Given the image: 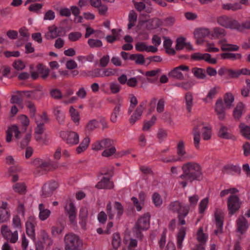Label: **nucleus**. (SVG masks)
<instances>
[{
  "label": "nucleus",
  "mask_w": 250,
  "mask_h": 250,
  "mask_svg": "<svg viewBox=\"0 0 250 250\" xmlns=\"http://www.w3.org/2000/svg\"><path fill=\"white\" fill-rule=\"evenodd\" d=\"M183 173L178 177L179 184L185 188L189 183L198 180L201 175L200 166L195 163L189 162L182 167Z\"/></svg>",
  "instance_id": "1"
},
{
  "label": "nucleus",
  "mask_w": 250,
  "mask_h": 250,
  "mask_svg": "<svg viewBox=\"0 0 250 250\" xmlns=\"http://www.w3.org/2000/svg\"><path fill=\"white\" fill-rule=\"evenodd\" d=\"M225 105L223 104L222 99H218L214 105V111L219 120H223L226 117V109H230L233 106L234 97L233 95H225L223 99Z\"/></svg>",
  "instance_id": "2"
},
{
  "label": "nucleus",
  "mask_w": 250,
  "mask_h": 250,
  "mask_svg": "<svg viewBox=\"0 0 250 250\" xmlns=\"http://www.w3.org/2000/svg\"><path fill=\"white\" fill-rule=\"evenodd\" d=\"M202 131L203 138L205 140H208L211 136V128L208 126L203 125L199 123L195 125L193 129L192 134L194 139V144L196 148H199L200 142V131Z\"/></svg>",
  "instance_id": "3"
},
{
  "label": "nucleus",
  "mask_w": 250,
  "mask_h": 250,
  "mask_svg": "<svg viewBox=\"0 0 250 250\" xmlns=\"http://www.w3.org/2000/svg\"><path fill=\"white\" fill-rule=\"evenodd\" d=\"M65 248L68 250H82V241L76 234L70 233L64 236Z\"/></svg>",
  "instance_id": "4"
},
{
  "label": "nucleus",
  "mask_w": 250,
  "mask_h": 250,
  "mask_svg": "<svg viewBox=\"0 0 250 250\" xmlns=\"http://www.w3.org/2000/svg\"><path fill=\"white\" fill-rule=\"evenodd\" d=\"M107 213L110 219H113L114 217L119 218L123 213V208L122 205L116 202L113 207L111 206L109 202L106 206Z\"/></svg>",
  "instance_id": "5"
},
{
  "label": "nucleus",
  "mask_w": 250,
  "mask_h": 250,
  "mask_svg": "<svg viewBox=\"0 0 250 250\" xmlns=\"http://www.w3.org/2000/svg\"><path fill=\"white\" fill-rule=\"evenodd\" d=\"M60 136L66 143L70 146H75L79 142L78 134L72 131H62L60 132Z\"/></svg>",
  "instance_id": "6"
},
{
  "label": "nucleus",
  "mask_w": 250,
  "mask_h": 250,
  "mask_svg": "<svg viewBox=\"0 0 250 250\" xmlns=\"http://www.w3.org/2000/svg\"><path fill=\"white\" fill-rule=\"evenodd\" d=\"M168 209L174 212H177L178 215H188L189 211V206L179 201H176L170 203L168 206Z\"/></svg>",
  "instance_id": "7"
},
{
  "label": "nucleus",
  "mask_w": 250,
  "mask_h": 250,
  "mask_svg": "<svg viewBox=\"0 0 250 250\" xmlns=\"http://www.w3.org/2000/svg\"><path fill=\"white\" fill-rule=\"evenodd\" d=\"M45 126L38 123L35 128V138L36 141L43 144H46L49 140V136L47 134H44Z\"/></svg>",
  "instance_id": "8"
},
{
  "label": "nucleus",
  "mask_w": 250,
  "mask_h": 250,
  "mask_svg": "<svg viewBox=\"0 0 250 250\" xmlns=\"http://www.w3.org/2000/svg\"><path fill=\"white\" fill-rule=\"evenodd\" d=\"M32 164L35 166L40 167L45 170H51L58 167V165L51 160L44 161L41 159L37 158L32 161Z\"/></svg>",
  "instance_id": "9"
},
{
  "label": "nucleus",
  "mask_w": 250,
  "mask_h": 250,
  "mask_svg": "<svg viewBox=\"0 0 250 250\" xmlns=\"http://www.w3.org/2000/svg\"><path fill=\"white\" fill-rule=\"evenodd\" d=\"M227 204L229 214L231 215L240 208L241 202L237 196L232 195L228 198Z\"/></svg>",
  "instance_id": "10"
},
{
  "label": "nucleus",
  "mask_w": 250,
  "mask_h": 250,
  "mask_svg": "<svg viewBox=\"0 0 250 250\" xmlns=\"http://www.w3.org/2000/svg\"><path fill=\"white\" fill-rule=\"evenodd\" d=\"M0 231L3 237L11 243H15L17 242L19 238L18 231L12 232L7 226L3 225L0 228Z\"/></svg>",
  "instance_id": "11"
},
{
  "label": "nucleus",
  "mask_w": 250,
  "mask_h": 250,
  "mask_svg": "<svg viewBox=\"0 0 250 250\" xmlns=\"http://www.w3.org/2000/svg\"><path fill=\"white\" fill-rule=\"evenodd\" d=\"M149 226V216L144 215L141 216L137 221L135 226V229L140 232L142 230H146Z\"/></svg>",
  "instance_id": "12"
},
{
  "label": "nucleus",
  "mask_w": 250,
  "mask_h": 250,
  "mask_svg": "<svg viewBox=\"0 0 250 250\" xmlns=\"http://www.w3.org/2000/svg\"><path fill=\"white\" fill-rule=\"evenodd\" d=\"M36 224V219L33 216L29 217L25 224L26 233L33 240L35 238V227Z\"/></svg>",
  "instance_id": "13"
},
{
  "label": "nucleus",
  "mask_w": 250,
  "mask_h": 250,
  "mask_svg": "<svg viewBox=\"0 0 250 250\" xmlns=\"http://www.w3.org/2000/svg\"><path fill=\"white\" fill-rule=\"evenodd\" d=\"M177 154L179 159L183 161L191 158V157L187 153L185 149V143L183 140L179 141L177 144Z\"/></svg>",
  "instance_id": "14"
},
{
  "label": "nucleus",
  "mask_w": 250,
  "mask_h": 250,
  "mask_svg": "<svg viewBox=\"0 0 250 250\" xmlns=\"http://www.w3.org/2000/svg\"><path fill=\"white\" fill-rule=\"evenodd\" d=\"M13 134L17 139H19L20 138L21 132L20 131L18 127L16 125H12L9 126L6 131V141L7 143H9L12 141V138Z\"/></svg>",
  "instance_id": "15"
},
{
  "label": "nucleus",
  "mask_w": 250,
  "mask_h": 250,
  "mask_svg": "<svg viewBox=\"0 0 250 250\" xmlns=\"http://www.w3.org/2000/svg\"><path fill=\"white\" fill-rule=\"evenodd\" d=\"M215 220L217 229L215 230L216 234L221 232L223 225V212L220 210H217L214 214Z\"/></svg>",
  "instance_id": "16"
},
{
  "label": "nucleus",
  "mask_w": 250,
  "mask_h": 250,
  "mask_svg": "<svg viewBox=\"0 0 250 250\" xmlns=\"http://www.w3.org/2000/svg\"><path fill=\"white\" fill-rule=\"evenodd\" d=\"M58 187V184L55 181H51L44 184L42 188V193L45 197L51 195Z\"/></svg>",
  "instance_id": "17"
},
{
  "label": "nucleus",
  "mask_w": 250,
  "mask_h": 250,
  "mask_svg": "<svg viewBox=\"0 0 250 250\" xmlns=\"http://www.w3.org/2000/svg\"><path fill=\"white\" fill-rule=\"evenodd\" d=\"M64 208L70 221L71 223H74L76 219V209L74 204L71 202H67Z\"/></svg>",
  "instance_id": "18"
},
{
  "label": "nucleus",
  "mask_w": 250,
  "mask_h": 250,
  "mask_svg": "<svg viewBox=\"0 0 250 250\" xmlns=\"http://www.w3.org/2000/svg\"><path fill=\"white\" fill-rule=\"evenodd\" d=\"M7 203L2 202L0 206V222L4 223L9 220L10 214L7 209Z\"/></svg>",
  "instance_id": "19"
},
{
  "label": "nucleus",
  "mask_w": 250,
  "mask_h": 250,
  "mask_svg": "<svg viewBox=\"0 0 250 250\" xmlns=\"http://www.w3.org/2000/svg\"><path fill=\"white\" fill-rule=\"evenodd\" d=\"M237 230L241 234H243L249 227V224L244 217H239L236 221Z\"/></svg>",
  "instance_id": "20"
},
{
  "label": "nucleus",
  "mask_w": 250,
  "mask_h": 250,
  "mask_svg": "<svg viewBox=\"0 0 250 250\" xmlns=\"http://www.w3.org/2000/svg\"><path fill=\"white\" fill-rule=\"evenodd\" d=\"M145 109V106L143 104H141L136 109L134 112L131 116L129 119L130 124H134L137 121L139 120L142 115V113Z\"/></svg>",
  "instance_id": "21"
},
{
  "label": "nucleus",
  "mask_w": 250,
  "mask_h": 250,
  "mask_svg": "<svg viewBox=\"0 0 250 250\" xmlns=\"http://www.w3.org/2000/svg\"><path fill=\"white\" fill-rule=\"evenodd\" d=\"M39 218L42 221L46 220L50 216L51 211L46 208L42 203L39 205Z\"/></svg>",
  "instance_id": "22"
},
{
  "label": "nucleus",
  "mask_w": 250,
  "mask_h": 250,
  "mask_svg": "<svg viewBox=\"0 0 250 250\" xmlns=\"http://www.w3.org/2000/svg\"><path fill=\"white\" fill-rule=\"evenodd\" d=\"M187 229L185 227H182L180 229L176 236V243L178 249L181 250L183 248V241H184L186 234Z\"/></svg>",
  "instance_id": "23"
},
{
  "label": "nucleus",
  "mask_w": 250,
  "mask_h": 250,
  "mask_svg": "<svg viewBox=\"0 0 250 250\" xmlns=\"http://www.w3.org/2000/svg\"><path fill=\"white\" fill-rule=\"evenodd\" d=\"M90 142V138L88 137L84 138L79 146L76 148V151L77 154H81L85 151L89 146Z\"/></svg>",
  "instance_id": "24"
},
{
  "label": "nucleus",
  "mask_w": 250,
  "mask_h": 250,
  "mask_svg": "<svg viewBox=\"0 0 250 250\" xmlns=\"http://www.w3.org/2000/svg\"><path fill=\"white\" fill-rule=\"evenodd\" d=\"M123 112L121 108V104H118L114 108L110 115V121L111 122L115 123L118 121V118L121 116Z\"/></svg>",
  "instance_id": "25"
},
{
  "label": "nucleus",
  "mask_w": 250,
  "mask_h": 250,
  "mask_svg": "<svg viewBox=\"0 0 250 250\" xmlns=\"http://www.w3.org/2000/svg\"><path fill=\"white\" fill-rule=\"evenodd\" d=\"M96 187L97 188L99 189H110L113 187V184L111 181L109 180L108 178L103 177V178L98 183Z\"/></svg>",
  "instance_id": "26"
},
{
  "label": "nucleus",
  "mask_w": 250,
  "mask_h": 250,
  "mask_svg": "<svg viewBox=\"0 0 250 250\" xmlns=\"http://www.w3.org/2000/svg\"><path fill=\"white\" fill-rule=\"evenodd\" d=\"M245 105L242 103H239L234 108L233 112V116L235 119H239L244 111Z\"/></svg>",
  "instance_id": "27"
},
{
  "label": "nucleus",
  "mask_w": 250,
  "mask_h": 250,
  "mask_svg": "<svg viewBox=\"0 0 250 250\" xmlns=\"http://www.w3.org/2000/svg\"><path fill=\"white\" fill-rule=\"evenodd\" d=\"M13 191L20 194H23L26 193V186L24 183H16L12 186Z\"/></svg>",
  "instance_id": "28"
},
{
  "label": "nucleus",
  "mask_w": 250,
  "mask_h": 250,
  "mask_svg": "<svg viewBox=\"0 0 250 250\" xmlns=\"http://www.w3.org/2000/svg\"><path fill=\"white\" fill-rule=\"evenodd\" d=\"M38 92L45 93H47L48 91L45 89H44L42 85H37L31 90L16 91L15 94L35 93Z\"/></svg>",
  "instance_id": "29"
},
{
  "label": "nucleus",
  "mask_w": 250,
  "mask_h": 250,
  "mask_svg": "<svg viewBox=\"0 0 250 250\" xmlns=\"http://www.w3.org/2000/svg\"><path fill=\"white\" fill-rule=\"evenodd\" d=\"M48 31L45 34L44 37L47 40H53L58 37L57 27L55 25L49 26L48 28Z\"/></svg>",
  "instance_id": "30"
},
{
  "label": "nucleus",
  "mask_w": 250,
  "mask_h": 250,
  "mask_svg": "<svg viewBox=\"0 0 250 250\" xmlns=\"http://www.w3.org/2000/svg\"><path fill=\"white\" fill-rule=\"evenodd\" d=\"M54 114L56 120L60 124H62L65 119V115L59 107H56L54 109Z\"/></svg>",
  "instance_id": "31"
},
{
  "label": "nucleus",
  "mask_w": 250,
  "mask_h": 250,
  "mask_svg": "<svg viewBox=\"0 0 250 250\" xmlns=\"http://www.w3.org/2000/svg\"><path fill=\"white\" fill-rule=\"evenodd\" d=\"M239 127L242 135L247 139L250 140V126L241 123L240 124Z\"/></svg>",
  "instance_id": "32"
},
{
  "label": "nucleus",
  "mask_w": 250,
  "mask_h": 250,
  "mask_svg": "<svg viewBox=\"0 0 250 250\" xmlns=\"http://www.w3.org/2000/svg\"><path fill=\"white\" fill-rule=\"evenodd\" d=\"M218 136L221 138L229 139L231 138V134L226 126L222 125L218 131Z\"/></svg>",
  "instance_id": "33"
},
{
  "label": "nucleus",
  "mask_w": 250,
  "mask_h": 250,
  "mask_svg": "<svg viewBox=\"0 0 250 250\" xmlns=\"http://www.w3.org/2000/svg\"><path fill=\"white\" fill-rule=\"evenodd\" d=\"M69 114L73 122L76 125H78L80 119V116L79 111L75 109L73 106H71L69 108Z\"/></svg>",
  "instance_id": "34"
},
{
  "label": "nucleus",
  "mask_w": 250,
  "mask_h": 250,
  "mask_svg": "<svg viewBox=\"0 0 250 250\" xmlns=\"http://www.w3.org/2000/svg\"><path fill=\"white\" fill-rule=\"evenodd\" d=\"M129 59L131 60L134 61L136 64H144L145 62V59L144 55L141 54H131Z\"/></svg>",
  "instance_id": "35"
},
{
  "label": "nucleus",
  "mask_w": 250,
  "mask_h": 250,
  "mask_svg": "<svg viewBox=\"0 0 250 250\" xmlns=\"http://www.w3.org/2000/svg\"><path fill=\"white\" fill-rule=\"evenodd\" d=\"M79 97L82 99H83L85 97V95H78L74 96H70V95L65 96L63 103L65 104L74 103L77 101Z\"/></svg>",
  "instance_id": "36"
},
{
  "label": "nucleus",
  "mask_w": 250,
  "mask_h": 250,
  "mask_svg": "<svg viewBox=\"0 0 250 250\" xmlns=\"http://www.w3.org/2000/svg\"><path fill=\"white\" fill-rule=\"evenodd\" d=\"M50 119L45 112H43L42 114L40 115L35 119V122L37 125L38 123L40 124L42 126H44V124L49 122Z\"/></svg>",
  "instance_id": "37"
},
{
  "label": "nucleus",
  "mask_w": 250,
  "mask_h": 250,
  "mask_svg": "<svg viewBox=\"0 0 250 250\" xmlns=\"http://www.w3.org/2000/svg\"><path fill=\"white\" fill-rule=\"evenodd\" d=\"M156 120V116L153 115L149 120L145 121L142 128L143 130L144 131H148L150 128L155 124Z\"/></svg>",
  "instance_id": "38"
},
{
  "label": "nucleus",
  "mask_w": 250,
  "mask_h": 250,
  "mask_svg": "<svg viewBox=\"0 0 250 250\" xmlns=\"http://www.w3.org/2000/svg\"><path fill=\"white\" fill-rule=\"evenodd\" d=\"M192 72L194 76L199 79H204L206 78L205 71L203 68L194 67L192 69Z\"/></svg>",
  "instance_id": "39"
},
{
  "label": "nucleus",
  "mask_w": 250,
  "mask_h": 250,
  "mask_svg": "<svg viewBox=\"0 0 250 250\" xmlns=\"http://www.w3.org/2000/svg\"><path fill=\"white\" fill-rule=\"evenodd\" d=\"M222 8L225 10H231L232 11H236L242 8V5L239 2L234 3H227L222 5Z\"/></svg>",
  "instance_id": "40"
},
{
  "label": "nucleus",
  "mask_w": 250,
  "mask_h": 250,
  "mask_svg": "<svg viewBox=\"0 0 250 250\" xmlns=\"http://www.w3.org/2000/svg\"><path fill=\"white\" fill-rule=\"evenodd\" d=\"M209 34V31L207 28H200L194 31L195 38H204Z\"/></svg>",
  "instance_id": "41"
},
{
  "label": "nucleus",
  "mask_w": 250,
  "mask_h": 250,
  "mask_svg": "<svg viewBox=\"0 0 250 250\" xmlns=\"http://www.w3.org/2000/svg\"><path fill=\"white\" fill-rule=\"evenodd\" d=\"M208 238V236L203 232V228H199L196 234V239L200 243H204L207 241Z\"/></svg>",
  "instance_id": "42"
},
{
  "label": "nucleus",
  "mask_w": 250,
  "mask_h": 250,
  "mask_svg": "<svg viewBox=\"0 0 250 250\" xmlns=\"http://www.w3.org/2000/svg\"><path fill=\"white\" fill-rule=\"evenodd\" d=\"M168 76L170 77L175 78L178 80H182L184 79V77L182 72L176 67L171 70L169 73Z\"/></svg>",
  "instance_id": "43"
},
{
  "label": "nucleus",
  "mask_w": 250,
  "mask_h": 250,
  "mask_svg": "<svg viewBox=\"0 0 250 250\" xmlns=\"http://www.w3.org/2000/svg\"><path fill=\"white\" fill-rule=\"evenodd\" d=\"M40 235L43 243L50 246L52 244V240L49 237L47 233L44 230H41L40 232Z\"/></svg>",
  "instance_id": "44"
},
{
  "label": "nucleus",
  "mask_w": 250,
  "mask_h": 250,
  "mask_svg": "<svg viewBox=\"0 0 250 250\" xmlns=\"http://www.w3.org/2000/svg\"><path fill=\"white\" fill-rule=\"evenodd\" d=\"M223 59H230L232 60L241 59L242 55L241 54L232 53H223L220 54Z\"/></svg>",
  "instance_id": "45"
},
{
  "label": "nucleus",
  "mask_w": 250,
  "mask_h": 250,
  "mask_svg": "<svg viewBox=\"0 0 250 250\" xmlns=\"http://www.w3.org/2000/svg\"><path fill=\"white\" fill-rule=\"evenodd\" d=\"M221 48L223 51H234L238 50L239 47L236 45L223 43L222 44Z\"/></svg>",
  "instance_id": "46"
},
{
  "label": "nucleus",
  "mask_w": 250,
  "mask_h": 250,
  "mask_svg": "<svg viewBox=\"0 0 250 250\" xmlns=\"http://www.w3.org/2000/svg\"><path fill=\"white\" fill-rule=\"evenodd\" d=\"M152 200L155 206L160 207L163 203V200L161 195L157 192H155L152 196Z\"/></svg>",
  "instance_id": "47"
},
{
  "label": "nucleus",
  "mask_w": 250,
  "mask_h": 250,
  "mask_svg": "<svg viewBox=\"0 0 250 250\" xmlns=\"http://www.w3.org/2000/svg\"><path fill=\"white\" fill-rule=\"evenodd\" d=\"M185 103L188 112H190L191 110V107L193 104V98L192 95H186Z\"/></svg>",
  "instance_id": "48"
},
{
  "label": "nucleus",
  "mask_w": 250,
  "mask_h": 250,
  "mask_svg": "<svg viewBox=\"0 0 250 250\" xmlns=\"http://www.w3.org/2000/svg\"><path fill=\"white\" fill-rule=\"evenodd\" d=\"M87 43L91 48H98L103 45L102 42L101 40L93 39H88Z\"/></svg>",
  "instance_id": "49"
},
{
  "label": "nucleus",
  "mask_w": 250,
  "mask_h": 250,
  "mask_svg": "<svg viewBox=\"0 0 250 250\" xmlns=\"http://www.w3.org/2000/svg\"><path fill=\"white\" fill-rule=\"evenodd\" d=\"M27 97L29 95H26ZM27 97H21V95H14L11 99V103L12 104H17L21 105L23 101L25 100Z\"/></svg>",
  "instance_id": "50"
},
{
  "label": "nucleus",
  "mask_w": 250,
  "mask_h": 250,
  "mask_svg": "<svg viewBox=\"0 0 250 250\" xmlns=\"http://www.w3.org/2000/svg\"><path fill=\"white\" fill-rule=\"evenodd\" d=\"M121 239L118 233H114L112 238V246L114 250L117 249L120 246Z\"/></svg>",
  "instance_id": "51"
},
{
  "label": "nucleus",
  "mask_w": 250,
  "mask_h": 250,
  "mask_svg": "<svg viewBox=\"0 0 250 250\" xmlns=\"http://www.w3.org/2000/svg\"><path fill=\"white\" fill-rule=\"evenodd\" d=\"M227 28L235 29L238 30H241L240 24L235 20L229 19Z\"/></svg>",
  "instance_id": "52"
},
{
  "label": "nucleus",
  "mask_w": 250,
  "mask_h": 250,
  "mask_svg": "<svg viewBox=\"0 0 250 250\" xmlns=\"http://www.w3.org/2000/svg\"><path fill=\"white\" fill-rule=\"evenodd\" d=\"M185 41L186 39L183 37L177 38L175 46L176 50H180L183 49L186 45Z\"/></svg>",
  "instance_id": "53"
},
{
  "label": "nucleus",
  "mask_w": 250,
  "mask_h": 250,
  "mask_svg": "<svg viewBox=\"0 0 250 250\" xmlns=\"http://www.w3.org/2000/svg\"><path fill=\"white\" fill-rule=\"evenodd\" d=\"M63 227L62 225L53 226L51 228L52 235L56 236L61 234L63 232Z\"/></svg>",
  "instance_id": "54"
},
{
  "label": "nucleus",
  "mask_w": 250,
  "mask_h": 250,
  "mask_svg": "<svg viewBox=\"0 0 250 250\" xmlns=\"http://www.w3.org/2000/svg\"><path fill=\"white\" fill-rule=\"evenodd\" d=\"M116 149L114 146L104 149L102 155L104 157H109L113 156L116 152Z\"/></svg>",
  "instance_id": "55"
},
{
  "label": "nucleus",
  "mask_w": 250,
  "mask_h": 250,
  "mask_svg": "<svg viewBox=\"0 0 250 250\" xmlns=\"http://www.w3.org/2000/svg\"><path fill=\"white\" fill-rule=\"evenodd\" d=\"M129 101H130V106L128 109V114H130L132 112L134 107L138 104L137 99L134 95H132L129 98Z\"/></svg>",
  "instance_id": "56"
},
{
  "label": "nucleus",
  "mask_w": 250,
  "mask_h": 250,
  "mask_svg": "<svg viewBox=\"0 0 250 250\" xmlns=\"http://www.w3.org/2000/svg\"><path fill=\"white\" fill-rule=\"evenodd\" d=\"M226 35L225 31L224 29L216 27L214 29L213 33L212 34L213 37L219 38Z\"/></svg>",
  "instance_id": "57"
},
{
  "label": "nucleus",
  "mask_w": 250,
  "mask_h": 250,
  "mask_svg": "<svg viewBox=\"0 0 250 250\" xmlns=\"http://www.w3.org/2000/svg\"><path fill=\"white\" fill-rule=\"evenodd\" d=\"M208 203V198H205L202 199L199 205V211L200 213H203L207 208Z\"/></svg>",
  "instance_id": "58"
},
{
  "label": "nucleus",
  "mask_w": 250,
  "mask_h": 250,
  "mask_svg": "<svg viewBox=\"0 0 250 250\" xmlns=\"http://www.w3.org/2000/svg\"><path fill=\"white\" fill-rule=\"evenodd\" d=\"M12 66L15 69L18 71L22 70L25 67V65L23 62L20 60H15L13 63Z\"/></svg>",
  "instance_id": "59"
},
{
  "label": "nucleus",
  "mask_w": 250,
  "mask_h": 250,
  "mask_svg": "<svg viewBox=\"0 0 250 250\" xmlns=\"http://www.w3.org/2000/svg\"><path fill=\"white\" fill-rule=\"evenodd\" d=\"M229 19V18L227 16H223L217 19V22L222 26L227 28Z\"/></svg>",
  "instance_id": "60"
},
{
  "label": "nucleus",
  "mask_w": 250,
  "mask_h": 250,
  "mask_svg": "<svg viewBox=\"0 0 250 250\" xmlns=\"http://www.w3.org/2000/svg\"><path fill=\"white\" fill-rule=\"evenodd\" d=\"M98 126V121L95 119L90 120L87 124L86 129L88 131H91L95 129Z\"/></svg>",
  "instance_id": "61"
},
{
  "label": "nucleus",
  "mask_w": 250,
  "mask_h": 250,
  "mask_svg": "<svg viewBox=\"0 0 250 250\" xmlns=\"http://www.w3.org/2000/svg\"><path fill=\"white\" fill-rule=\"evenodd\" d=\"M82 36L79 32H71L68 35V39L72 42H75L81 38Z\"/></svg>",
  "instance_id": "62"
},
{
  "label": "nucleus",
  "mask_w": 250,
  "mask_h": 250,
  "mask_svg": "<svg viewBox=\"0 0 250 250\" xmlns=\"http://www.w3.org/2000/svg\"><path fill=\"white\" fill-rule=\"evenodd\" d=\"M96 33L97 34L95 35L96 37H98L100 34H103L101 31H95L93 29L90 27H88L86 28V33L85 34V38H88L91 34Z\"/></svg>",
  "instance_id": "63"
},
{
  "label": "nucleus",
  "mask_w": 250,
  "mask_h": 250,
  "mask_svg": "<svg viewBox=\"0 0 250 250\" xmlns=\"http://www.w3.org/2000/svg\"><path fill=\"white\" fill-rule=\"evenodd\" d=\"M103 144V139L100 141H96L92 144V149L94 150L99 151L104 149Z\"/></svg>",
  "instance_id": "64"
}]
</instances>
